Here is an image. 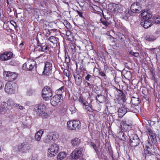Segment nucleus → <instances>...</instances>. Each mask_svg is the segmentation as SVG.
Here are the masks:
<instances>
[{
    "label": "nucleus",
    "mask_w": 160,
    "mask_h": 160,
    "mask_svg": "<svg viewBox=\"0 0 160 160\" xmlns=\"http://www.w3.org/2000/svg\"><path fill=\"white\" fill-rule=\"evenodd\" d=\"M46 107L43 104H37L34 107V112L37 115H40L46 118L48 116L46 112Z\"/></svg>",
    "instance_id": "nucleus-1"
},
{
    "label": "nucleus",
    "mask_w": 160,
    "mask_h": 160,
    "mask_svg": "<svg viewBox=\"0 0 160 160\" xmlns=\"http://www.w3.org/2000/svg\"><path fill=\"white\" fill-rule=\"evenodd\" d=\"M59 146L56 144L54 143L49 146L48 150L47 155L48 157H52L58 152Z\"/></svg>",
    "instance_id": "nucleus-2"
},
{
    "label": "nucleus",
    "mask_w": 160,
    "mask_h": 160,
    "mask_svg": "<svg viewBox=\"0 0 160 160\" xmlns=\"http://www.w3.org/2000/svg\"><path fill=\"white\" fill-rule=\"evenodd\" d=\"M42 96L45 101L49 100L52 96V92L51 88L48 87H45L43 89Z\"/></svg>",
    "instance_id": "nucleus-3"
},
{
    "label": "nucleus",
    "mask_w": 160,
    "mask_h": 160,
    "mask_svg": "<svg viewBox=\"0 0 160 160\" xmlns=\"http://www.w3.org/2000/svg\"><path fill=\"white\" fill-rule=\"evenodd\" d=\"M81 123L78 120H73L68 121L67 125L68 128L71 130H74L76 129H79L81 128Z\"/></svg>",
    "instance_id": "nucleus-4"
},
{
    "label": "nucleus",
    "mask_w": 160,
    "mask_h": 160,
    "mask_svg": "<svg viewBox=\"0 0 160 160\" xmlns=\"http://www.w3.org/2000/svg\"><path fill=\"white\" fill-rule=\"evenodd\" d=\"M58 138V135L50 133L47 135L43 138V141L45 143L50 144L53 142Z\"/></svg>",
    "instance_id": "nucleus-5"
},
{
    "label": "nucleus",
    "mask_w": 160,
    "mask_h": 160,
    "mask_svg": "<svg viewBox=\"0 0 160 160\" xmlns=\"http://www.w3.org/2000/svg\"><path fill=\"white\" fill-rule=\"evenodd\" d=\"M19 151L23 153H26L31 148V145L27 142H23L19 145L18 147Z\"/></svg>",
    "instance_id": "nucleus-6"
},
{
    "label": "nucleus",
    "mask_w": 160,
    "mask_h": 160,
    "mask_svg": "<svg viewBox=\"0 0 160 160\" xmlns=\"http://www.w3.org/2000/svg\"><path fill=\"white\" fill-rule=\"evenodd\" d=\"M36 62L32 60H29L23 64L22 68L27 70H31L35 67Z\"/></svg>",
    "instance_id": "nucleus-7"
},
{
    "label": "nucleus",
    "mask_w": 160,
    "mask_h": 160,
    "mask_svg": "<svg viewBox=\"0 0 160 160\" xmlns=\"http://www.w3.org/2000/svg\"><path fill=\"white\" fill-rule=\"evenodd\" d=\"M83 149L81 148H77L73 151L71 154V156L72 158L76 159L80 158L82 156V152Z\"/></svg>",
    "instance_id": "nucleus-8"
},
{
    "label": "nucleus",
    "mask_w": 160,
    "mask_h": 160,
    "mask_svg": "<svg viewBox=\"0 0 160 160\" xmlns=\"http://www.w3.org/2000/svg\"><path fill=\"white\" fill-rule=\"evenodd\" d=\"M52 69V63L48 62L45 63L44 71L42 72L43 75H49L51 73Z\"/></svg>",
    "instance_id": "nucleus-9"
},
{
    "label": "nucleus",
    "mask_w": 160,
    "mask_h": 160,
    "mask_svg": "<svg viewBox=\"0 0 160 160\" xmlns=\"http://www.w3.org/2000/svg\"><path fill=\"white\" fill-rule=\"evenodd\" d=\"M140 142L139 138L137 135L134 134L132 135L130 138V145L132 147H136Z\"/></svg>",
    "instance_id": "nucleus-10"
},
{
    "label": "nucleus",
    "mask_w": 160,
    "mask_h": 160,
    "mask_svg": "<svg viewBox=\"0 0 160 160\" xmlns=\"http://www.w3.org/2000/svg\"><path fill=\"white\" fill-rule=\"evenodd\" d=\"M4 76H6L5 79L6 80L12 81L15 79L18 76L17 74L15 72L10 71L5 72H4Z\"/></svg>",
    "instance_id": "nucleus-11"
},
{
    "label": "nucleus",
    "mask_w": 160,
    "mask_h": 160,
    "mask_svg": "<svg viewBox=\"0 0 160 160\" xmlns=\"http://www.w3.org/2000/svg\"><path fill=\"white\" fill-rule=\"evenodd\" d=\"M14 84L12 82H7L5 87V90L8 93L12 94L13 93L15 90L14 87Z\"/></svg>",
    "instance_id": "nucleus-12"
},
{
    "label": "nucleus",
    "mask_w": 160,
    "mask_h": 160,
    "mask_svg": "<svg viewBox=\"0 0 160 160\" xmlns=\"http://www.w3.org/2000/svg\"><path fill=\"white\" fill-rule=\"evenodd\" d=\"M141 10V7L138 2L133 3L131 6V11L132 13H138Z\"/></svg>",
    "instance_id": "nucleus-13"
},
{
    "label": "nucleus",
    "mask_w": 160,
    "mask_h": 160,
    "mask_svg": "<svg viewBox=\"0 0 160 160\" xmlns=\"http://www.w3.org/2000/svg\"><path fill=\"white\" fill-rule=\"evenodd\" d=\"M12 56V52H5L0 55V59L2 61H6L11 59Z\"/></svg>",
    "instance_id": "nucleus-14"
},
{
    "label": "nucleus",
    "mask_w": 160,
    "mask_h": 160,
    "mask_svg": "<svg viewBox=\"0 0 160 160\" xmlns=\"http://www.w3.org/2000/svg\"><path fill=\"white\" fill-rule=\"evenodd\" d=\"M62 97L60 95H56L53 96L50 100L51 105L53 106L57 105Z\"/></svg>",
    "instance_id": "nucleus-15"
},
{
    "label": "nucleus",
    "mask_w": 160,
    "mask_h": 160,
    "mask_svg": "<svg viewBox=\"0 0 160 160\" xmlns=\"http://www.w3.org/2000/svg\"><path fill=\"white\" fill-rule=\"evenodd\" d=\"M142 17L145 20L149 19L152 17V13L149 10H145L141 13Z\"/></svg>",
    "instance_id": "nucleus-16"
},
{
    "label": "nucleus",
    "mask_w": 160,
    "mask_h": 160,
    "mask_svg": "<svg viewBox=\"0 0 160 160\" xmlns=\"http://www.w3.org/2000/svg\"><path fill=\"white\" fill-rule=\"evenodd\" d=\"M110 7H111L112 8H111L110 9L114 13H117L120 12L122 8V6L120 5L116 4L115 3L110 4Z\"/></svg>",
    "instance_id": "nucleus-17"
},
{
    "label": "nucleus",
    "mask_w": 160,
    "mask_h": 160,
    "mask_svg": "<svg viewBox=\"0 0 160 160\" xmlns=\"http://www.w3.org/2000/svg\"><path fill=\"white\" fill-rule=\"evenodd\" d=\"M153 24L152 21L149 19L141 21V25L145 28H148L151 27Z\"/></svg>",
    "instance_id": "nucleus-18"
},
{
    "label": "nucleus",
    "mask_w": 160,
    "mask_h": 160,
    "mask_svg": "<svg viewBox=\"0 0 160 160\" xmlns=\"http://www.w3.org/2000/svg\"><path fill=\"white\" fill-rule=\"evenodd\" d=\"M43 133V131L42 130H40L37 132L35 134L34 138L37 142H39L41 139V138Z\"/></svg>",
    "instance_id": "nucleus-19"
},
{
    "label": "nucleus",
    "mask_w": 160,
    "mask_h": 160,
    "mask_svg": "<svg viewBox=\"0 0 160 160\" xmlns=\"http://www.w3.org/2000/svg\"><path fill=\"white\" fill-rule=\"evenodd\" d=\"M75 84L78 86H80L82 81V77L79 75L77 74L74 76Z\"/></svg>",
    "instance_id": "nucleus-20"
},
{
    "label": "nucleus",
    "mask_w": 160,
    "mask_h": 160,
    "mask_svg": "<svg viewBox=\"0 0 160 160\" xmlns=\"http://www.w3.org/2000/svg\"><path fill=\"white\" fill-rule=\"evenodd\" d=\"M117 136L118 138L120 139L123 141H125L127 136L121 130H119V131L118 132Z\"/></svg>",
    "instance_id": "nucleus-21"
},
{
    "label": "nucleus",
    "mask_w": 160,
    "mask_h": 160,
    "mask_svg": "<svg viewBox=\"0 0 160 160\" xmlns=\"http://www.w3.org/2000/svg\"><path fill=\"white\" fill-rule=\"evenodd\" d=\"M127 109L125 107H122L118 109V115L119 118H122L127 112Z\"/></svg>",
    "instance_id": "nucleus-22"
},
{
    "label": "nucleus",
    "mask_w": 160,
    "mask_h": 160,
    "mask_svg": "<svg viewBox=\"0 0 160 160\" xmlns=\"http://www.w3.org/2000/svg\"><path fill=\"white\" fill-rule=\"evenodd\" d=\"M146 150H144V153L145 154V158L146 157L151 156L153 155L154 152L151 150V148L149 146H146Z\"/></svg>",
    "instance_id": "nucleus-23"
},
{
    "label": "nucleus",
    "mask_w": 160,
    "mask_h": 160,
    "mask_svg": "<svg viewBox=\"0 0 160 160\" xmlns=\"http://www.w3.org/2000/svg\"><path fill=\"white\" fill-rule=\"evenodd\" d=\"M133 14V13L129 9L126 10L122 15V18L125 20H127L128 17L132 15Z\"/></svg>",
    "instance_id": "nucleus-24"
},
{
    "label": "nucleus",
    "mask_w": 160,
    "mask_h": 160,
    "mask_svg": "<svg viewBox=\"0 0 160 160\" xmlns=\"http://www.w3.org/2000/svg\"><path fill=\"white\" fill-rule=\"evenodd\" d=\"M79 101L81 104H82L83 105L85 106V108L89 111H91V108L90 107L88 106V103L85 101H83L82 100L81 98H80L79 99Z\"/></svg>",
    "instance_id": "nucleus-25"
},
{
    "label": "nucleus",
    "mask_w": 160,
    "mask_h": 160,
    "mask_svg": "<svg viewBox=\"0 0 160 160\" xmlns=\"http://www.w3.org/2000/svg\"><path fill=\"white\" fill-rule=\"evenodd\" d=\"M80 142L81 141L79 139L75 138L72 140L71 143L73 146H77L79 144Z\"/></svg>",
    "instance_id": "nucleus-26"
},
{
    "label": "nucleus",
    "mask_w": 160,
    "mask_h": 160,
    "mask_svg": "<svg viewBox=\"0 0 160 160\" xmlns=\"http://www.w3.org/2000/svg\"><path fill=\"white\" fill-rule=\"evenodd\" d=\"M8 107L9 109H11L13 108H15L16 104L12 100H8Z\"/></svg>",
    "instance_id": "nucleus-27"
},
{
    "label": "nucleus",
    "mask_w": 160,
    "mask_h": 160,
    "mask_svg": "<svg viewBox=\"0 0 160 160\" xmlns=\"http://www.w3.org/2000/svg\"><path fill=\"white\" fill-rule=\"evenodd\" d=\"M66 154L64 152H61L57 156L58 160H61L64 159L66 156Z\"/></svg>",
    "instance_id": "nucleus-28"
},
{
    "label": "nucleus",
    "mask_w": 160,
    "mask_h": 160,
    "mask_svg": "<svg viewBox=\"0 0 160 160\" xmlns=\"http://www.w3.org/2000/svg\"><path fill=\"white\" fill-rule=\"evenodd\" d=\"M131 102L132 104L135 105H138L140 103V101L138 98L132 97V98Z\"/></svg>",
    "instance_id": "nucleus-29"
},
{
    "label": "nucleus",
    "mask_w": 160,
    "mask_h": 160,
    "mask_svg": "<svg viewBox=\"0 0 160 160\" xmlns=\"http://www.w3.org/2000/svg\"><path fill=\"white\" fill-rule=\"evenodd\" d=\"M148 134L151 137V140L154 141L156 140V138L155 134L152 131L151 129H148Z\"/></svg>",
    "instance_id": "nucleus-30"
},
{
    "label": "nucleus",
    "mask_w": 160,
    "mask_h": 160,
    "mask_svg": "<svg viewBox=\"0 0 160 160\" xmlns=\"http://www.w3.org/2000/svg\"><path fill=\"white\" fill-rule=\"evenodd\" d=\"M38 47L39 49L36 50V51L38 50L39 51L44 52L45 50H47L48 48L47 46L46 45V44L43 43L40 46H38Z\"/></svg>",
    "instance_id": "nucleus-31"
},
{
    "label": "nucleus",
    "mask_w": 160,
    "mask_h": 160,
    "mask_svg": "<svg viewBox=\"0 0 160 160\" xmlns=\"http://www.w3.org/2000/svg\"><path fill=\"white\" fill-rule=\"evenodd\" d=\"M118 92L119 93V96L120 97L122 100H123L124 102H125L127 100L125 94L121 90H118Z\"/></svg>",
    "instance_id": "nucleus-32"
},
{
    "label": "nucleus",
    "mask_w": 160,
    "mask_h": 160,
    "mask_svg": "<svg viewBox=\"0 0 160 160\" xmlns=\"http://www.w3.org/2000/svg\"><path fill=\"white\" fill-rule=\"evenodd\" d=\"M156 39V37L152 35H149L145 37V39L149 41H153Z\"/></svg>",
    "instance_id": "nucleus-33"
},
{
    "label": "nucleus",
    "mask_w": 160,
    "mask_h": 160,
    "mask_svg": "<svg viewBox=\"0 0 160 160\" xmlns=\"http://www.w3.org/2000/svg\"><path fill=\"white\" fill-rule=\"evenodd\" d=\"M101 22L106 28L108 26L110 23V22L107 21L106 20L104 19H100Z\"/></svg>",
    "instance_id": "nucleus-34"
},
{
    "label": "nucleus",
    "mask_w": 160,
    "mask_h": 160,
    "mask_svg": "<svg viewBox=\"0 0 160 160\" xmlns=\"http://www.w3.org/2000/svg\"><path fill=\"white\" fill-rule=\"evenodd\" d=\"M96 100L100 103L103 102L105 99V97L102 95H98L96 97Z\"/></svg>",
    "instance_id": "nucleus-35"
},
{
    "label": "nucleus",
    "mask_w": 160,
    "mask_h": 160,
    "mask_svg": "<svg viewBox=\"0 0 160 160\" xmlns=\"http://www.w3.org/2000/svg\"><path fill=\"white\" fill-rule=\"evenodd\" d=\"M153 21L156 23H160V16L156 15L153 17Z\"/></svg>",
    "instance_id": "nucleus-36"
},
{
    "label": "nucleus",
    "mask_w": 160,
    "mask_h": 160,
    "mask_svg": "<svg viewBox=\"0 0 160 160\" xmlns=\"http://www.w3.org/2000/svg\"><path fill=\"white\" fill-rule=\"evenodd\" d=\"M64 86H62L61 88L57 90L56 91V92L57 94L56 95H60L61 97L62 94L64 91Z\"/></svg>",
    "instance_id": "nucleus-37"
},
{
    "label": "nucleus",
    "mask_w": 160,
    "mask_h": 160,
    "mask_svg": "<svg viewBox=\"0 0 160 160\" xmlns=\"http://www.w3.org/2000/svg\"><path fill=\"white\" fill-rule=\"evenodd\" d=\"M48 40L53 44L57 42L56 38L54 36L50 37L48 38Z\"/></svg>",
    "instance_id": "nucleus-38"
},
{
    "label": "nucleus",
    "mask_w": 160,
    "mask_h": 160,
    "mask_svg": "<svg viewBox=\"0 0 160 160\" xmlns=\"http://www.w3.org/2000/svg\"><path fill=\"white\" fill-rule=\"evenodd\" d=\"M1 107L2 109H9L8 107V102L7 101V102H3L1 103Z\"/></svg>",
    "instance_id": "nucleus-39"
},
{
    "label": "nucleus",
    "mask_w": 160,
    "mask_h": 160,
    "mask_svg": "<svg viewBox=\"0 0 160 160\" xmlns=\"http://www.w3.org/2000/svg\"><path fill=\"white\" fill-rule=\"evenodd\" d=\"M43 32L44 35L46 36V37H49L51 34L50 32L47 29H44L43 30Z\"/></svg>",
    "instance_id": "nucleus-40"
},
{
    "label": "nucleus",
    "mask_w": 160,
    "mask_h": 160,
    "mask_svg": "<svg viewBox=\"0 0 160 160\" xmlns=\"http://www.w3.org/2000/svg\"><path fill=\"white\" fill-rule=\"evenodd\" d=\"M68 53L67 52H66L65 56V61L66 63H68L70 62V59L69 57L68 58Z\"/></svg>",
    "instance_id": "nucleus-41"
},
{
    "label": "nucleus",
    "mask_w": 160,
    "mask_h": 160,
    "mask_svg": "<svg viewBox=\"0 0 160 160\" xmlns=\"http://www.w3.org/2000/svg\"><path fill=\"white\" fill-rule=\"evenodd\" d=\"M15 108H18L21 110H23L25 109V108L23 106H21V105L18 104H16Z\"/></svg>",
    "instance_id": "nucleus-42"
},
{
    "label": "nucleus",
    "mask_w": 160,
    "mask_h": 160,
    "mask_svg": "<svg viewBox=\"0 0 160 160\" xmlns=\"http://www.w3.org/2000/svg\"><path fill=\"white\" fill-rule=\"evenodd\" d=\"M123 127L125 129H127L129 127L131 126L130 124H128L126 123V121L123 124Z\"/></svg>",
    "instance_id": "nucleus-43"
},
{
    "label": "nucleus",
    "mask_w": 160,
    "mask_h": 160,
    "mask_svg": "<svg viewBox=\"0 0 160 160\" xmlns=\"http://www.w3.org/2000/svg\"><path fill=\"white\" fill-rule=\"evenodd\" d=\"M76 11L78 13L79 17L83 18H84V16L83 15L84 14H83V13L82 12L79 11L78 10H77Z\"/></svg>",
    "instance_id": "nucleus-44"
},
{
    "label": "nucleus",
    "mask_w": 160,
    "mask_h": 160,
    "mask_svg": "<svg viewBox=\"0 0 160 160\" xmlns=\"http://www.w3.org/2000/svg\"><path fill=\"white\" fill-rule=\"evenodd\" d=\"M69 109L70 111L72 113H75L76 111L75 108L73 106H72L71 107L69 108Z\"/></svg>",
    "instance_id": "nucleus-45"
},
{
    "label": "nucleus",
    "mask_w": 160,
    "mask_h": 160,
    "mask_svg": "<svg viewBox=\"0 0 160 160\" xmlns=\"http://www.w3.org/2000/svg\"><path fill=\"white\" fill-rule=\"evenodd\" d=\"M42 12L45 15H47L49 13V12L47 9L42 10Z\"/></svg>",
    "instance_id": "nucleus-46"
},
{
    "label": "nucleus",
    "mask_w": 160,
    "mask_h": 160,
    "mask_svg": "<svg viewBox=\"0 0 160 160\" xmlns=\"http://www.w3.org/2000/svg\"><path fill=\"white\" fill-rule=\"evenodd\" d=\"M16 62L14 60H12L10 62V64L12 66H15L16 64Z\"/></svg>",
    "instance_id": "nucleus-47"
},
{
    "label": "nucleus",
    "mask_w": 160,
    "mask_h": 160,
    "mask_svg": "<svg viewBox=\"0 0 160 160\" xmlns=\"http://www.w3.org/2000/svg\"><path fill=\"white\" fill-rule=\"evenodd\" d=\"M92 76L90 74H88L85 77V80L87 81H89V79Z\"/></svg>",
    "instance_id": "nucleus-48"
},
{
    "label": "nucleus",
    "mask_w": 160,
    "mask_h": 160,
    "mask_svg": "<svg viewBox=\"0 0 160 160\" xmlns=\"http://www.w3.org/2000/svg\"><path fill=\"white\" fill-rule=\"evenodd\" d=\"M130 53L131 54H132L133 55L135 56L136 57H138L139 55L138 53L137 52H130Z\"/></svg>",
    "instance_id": "nucleus-49"
},
{
    "label": "nucleus",
    "mask_w": 160,
    "mask_h": 160,
    "mask_svg": "<svg viewBox=\"0 0 160 160\" xmlns=\"http://www.w3.org/2000/svg\"><path fill=\"white\" fill-rule=\"evenodd\" d=\"M99 74L102 76H106V75L105 73L102 71H99Z\"/></svg>",
    "instance_id": "nucleus-50"
},
{
    "label": "nucleus",
    "mask_w": 160,
    "mask_h": 160,
    "mask_svg": "<svg viewBox=\"0 0 160 160\" xmlns=\"http://www.w3.org/2000/svg\"><path fill=\"white\" fill-rule=\"evenodd\" d=\"M10 23L12 24L14 27L16 26V23L13 20H11L10 21Z\"/></svg>",
    "instance_id": "nucleus-51"
},
{
    "label": "nucleus",
    "mask_w": 160,
    "mask_h": 160,
    "mask_svg": "<svg viewBox=\"0 0 160 160\" xmlns=\"http://www.w3.org/2000/svg\"><path fill=\"white\" fill-rule=\"evenodd\" d=\"M93 149L97 153H98V147H97V146H96V145L95 146H94V147H93Z\"/></svg>",
    "instance_id": "nucleus-52"
},
{
    "label": "nucleus",
    "mask_w": 160,
    "mask_h": 160,
    "mask_svg": "<svg viewBox=\"0 0 160 160\" xmlns=\"http://www.w3.org/2000/svg\"><path fill=\"white\" fill-rule=\"evenodd\" d=\"M64 74L65 75L68 76V71L67 69H65L63 71Z\"/></svg>",
    "instance_id": "nucleus-53"
},
{
    "label": "nucleus",
    "mask_w": 160,
    "mask_h": 160,
    "mask_svg": "<svg viewBox=\"0 0 160 160\" xmlns=\"http://www.w3.org/2000/svg\"><path fill=\"white\" fill-rule=\"evenodd\" d=\"M4 85L2 82H0V89H1L2 88H3Z\"/></svg>",
    "instance_id": "nucleus-54"
},
{
    "label": "nucleus",
    "mask_w": 160,
    "mask_h": 160,
    "mask_svg": "<svg viewBox=\"0 0 160 160\" xmlns=\"http://www.w3.org/2000/svg\"><path fill=\"white\" fill-rule=\"evenodd\" d=\"M43 56V55L42 54H41L40 55L38 56V57L36 58L37 59H39L41 58L42 59L43 58L42 57Z\"/></svg>",
    "instance_id": "nucleus-55"
},
{
    "label": "nucleus",
    "mask_w": 160,
    "mask_h": 160,
    "mask_svg": "<svg viewBox=\"0 0 160 160\" xmlns=\"http://www.w3.org/2000/svg\"><path fill=\"white\" fill-rule=\"evenodd\" d=\"M90 145L93 148L94 147V146H95L96 145V144H95V143H94L93 142H91L90 143Z\"/></svg>",
    "instance_id": "nucleus-56"
},
{
    "label": "nucleus",
    "mask_w": 160,
    "mask_h": 160,
    "mask_svg": "<svg viewBox=\"0 0 160 160\" xmlns=\"http://www.w3.org/2000/svg\"><path fill=\"white\" fill-rule=\"evenodd\" d=\"M23 43H21L19 45V46L21 48H22L23 46Z\"/></svg>",
    "instance_id": "nucleus-57"
},
{
    "label": "nucleus",
    "mask_w": 160,
    "mask_h": 160,
    "mask_svg": "<svg viewBox=\"0 0 160 160\" xmlns=\"http://www.w3.org/2000/svg\"><path fill=\"white\" fill-rule=\"evenodd\" d=\"M85 84L86 85H87L88 86H89L90 85L89 83L88 82H85Z\"/></svg>",
    "instance_id": "nucleus-58"
},
{
    "label": "nucleus",
    "mask_w": 160,
    "mask_h": 160,
    "mask_svg": "<svg viewBox=\"0 0 160 160\" xmlns=\"http://www.w3.org/2000/svg\"><path fill=\"white\" fill-rule=\"evenodd\" d=\"M147 146H149L150 148V147L151 146V144L149 142H148V145H147Z\"/></svg>",
    "instance_id": "nucleus-59"
},
{
    "label": "nucleus",
    "mask_w": 160,
    "mask_h": 160,
    "mask_svg": "<svg viewBox=\"0 0 160 160\" xmlns=\"http://www.w3.org/2000/svg\"><path fill=\"white\" fill-rule=\"evenodd\" d=\"M3 112L2 109L0 108V114Z\"/></svg>",
    "instance_id": "nucleus-60"
},
{
    "label": "nucleus",
    "mask_w": 160,
    "mask_h": 160,
    "mask_svg": "<svg viewBox=\"0 0 160 160\" xmlns=\"http://www.w3.org/2000/svg\"><path fill=\"white\" fill-rule=\"evenodd\" d=\"M2 124V122L1 121H0V127H1V126Z\"/></svg>",
    "instance_id": "nucleus-61"
},
{
    "label": "nucleus",
    "mask_w": 160,
    "mask_h": 160,
    "mask_svg": "<svg viewBox=\"0 0 160 160\" xmlns=\"http://www.w3.org/2000/svg\"><path fill=\"white\" fill-rule=\"evenodd\" d=\"M7 3L8 4H9V2H8V0H7Z\"/></svg>",
    "instance_id": "nucleus-62"
},
{
    "label": "nucleus",
    "mask_w": 160,
    "mask_h": 160,
    "mask_svg": "<svg viewBox=\"0 0 160 160\" xmlns=\"http://www.w3.org/2000/svg\"><path fill=\"white\" fill-rule=\"evenodd\" d=\"M152 124H155V122H154V121H152Z\"/></svg>",
    "instance_id": "nucleus-63"
},
{
    "label": "nucleus",
    "mask_w": 160,
    "mask_h": 160,
    "mask_svg": "<svg viewBox=\"0 0 160 160\" xmlns=\"http://www.w3.org/2000/svg\"><path fill=\"white\" fill-rule=\"evenodd\" d=\"M73 47H74V49L75 50H76L75 49V47H74V46H73Z\"/></svg>",
    "instance_id": "nucleus-64"
}]
</instances>
